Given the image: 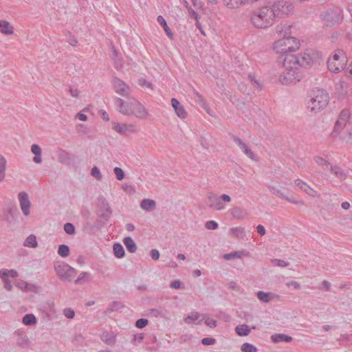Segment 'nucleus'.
<instances>
[{"mask_svg": "<svg viewBox=\"0 0 352 352\" xmlns=\"http://www.w3.org/2000/svg\"><path fill=\"white\" fill-rule=\"evenodd\" d=\"M280 62V60H279ZM283 62L284 71L279 77V81L284 85L296 84L299 82L302 74L299 67L296 65L298 63L294 54H286L281 60Z\"/></svg>", "mask_w": 352, "mask_h": 352, "instance_id": "1", "label": "nucleus"}, {"mask_svg": "<svg viewBox=\"0 0 352 352\" xmlns=\"http://www.w3.org/2000/svg\"><path fill=\"white\" fill-rule=\"evenodd\" d=\"M329 102V94L324 89L314 88L309 93L306 104L310 112L317 113L324 109Z\"/></svg>", "mask_w": 352, "mask_h": 352, "instance_id": "2", "label": "nucleus"}, {"mask_svg": "<svg viewBox=\"0 0 352 352\" xmlns=\"http://www.w3.org/2000/svg\"><path fill=\"white\" fill-rule=\"evenodd\" d=\"M300 47V42L295 37H283L274 43V50L278 54H280L279 60H282L286 54H292L291 52H295Z\"/></svg>", "mask_w": 352, "mask_h": 352, "instance_id": "3", "label": "nucleus"}, {"mask_svg": "<svg viewBox=\"0 0 352 352\" xmlns=\"http://www.w3.org/2000/svg\"><path fill=\"white\" fill-rule=\"evenodd\" d=\"M251 21L258 28H265L274 23V12L269 6H263L258 14L254 13L251 16Z\"/></svg>", "mask_w": 352, "mask_h": 352, "instance_id": "4", "label": "nucleus"}, {"mask_svg": "<svg viewBox=\"0 0 352 352\" xmlns=\"http://www.w3.org/2000/svg\"><path fill=\"white\" fill-rule=\"evenodd\" d=\"M98 208L96 214L100 219L97 223L98 225L102 226L109 221L112 215V210L108 201L102 195L98 198Z\"/></svg>", "mask_w": 352, "mask_h": 352, "instance_id": "5", "label": "nucleus"}, {"mask_svg": "<svg viewBox=\"0 0 352 352\" xmlns=\"http://www.w3.org/2000/svg\"><path fill=\"white\" fill-rule=\"evenodd\" d=\"M54 270L60 280L68 282L72 281L77 273L74 267L61 261L54 264Z\"/></svg>", "mask_w": 352, "mask_h": 352, "instance_id": "6", "label": "nucleus"}, {"mask_svg": "<svg viewBox=\"0 0 352 352\" xmlns=\"http://www.w3.org/2000/svg\"><path fill=\"white\" fill-rule=\"evenodd\" d=\"M270 8L274 12L275 19L276 17L280 18L283 15L289 14L293 10L294 6L291 2L286 0H274Z\"/></svg>", "mask_w": 352, "mask_h": 352, "instance_id": "7", "label": "nucleus"}, {"mask_svg": "<svg viewBox=\"0 0 352 352\" xmlns=\"http://www.w3.org/2000/svg\"><path fill=\"white\" fill-rule=\"evenodd\" d=\"M296 56V59L298 60V63L296 64L298 67H311L314 63L316 61L318 57L317 53L314 52L311 50H307L299 55Z\"/></svg>", "mask_w": 352, "mask_h": 352, "instance_id": "8", "label": "nucleus"}, {"mask_svg": "<svg viewBox=\"0 0 352 352\" xmlns=\"http://www.w3.org/2000/svg\"><path fill=\"white\" fill-rule=\"evenodd\" d=\"M351 116V113L348 109H344L340 113L338 120L336 121L333 132L332 135L336 137L338 135L340 131L344 128L346 126L349 118Z\"/></svg>", "mask_w": 352, "mask_h": 352, "instance_id": "9", "label": "nucleus"}, {"mask_svg": "<svg viewBox=\"0 0 352 352\" xmlns=\"http://www.w3.org/2000/svg\"><path fill=\"white\" fill-rule=\"evenodd\" d=\"M130 109L131 115L138 118L145 119L147 116L148 113L145 107L133 98H130Z\"/></svg>", "mask_w": 352, "mask_h": 352, "instance_id": "10", "label": "nucleus"}, {"mask_svg": "<svg viewBox=\"0 0 352 352\" xmlns=\"http://www.w3.org/2000/svg\"><path fill=\"white\" fill-rule=\"evenodd\" d=\"M323 19L327 26H332L342 21L341 10L338 8L327 10Z\"/></svg>", "mask_w": 352, "mask_h": 352, "instance_id": "11", "label": "nucleus"}, {"mask_svg": "<svg viewBox=\"0 0 352 352\" xmlns=\"http://www.w3.org/2000/svg\"><path fill=\"white\" fill-rule=\"evenodd\" d=\"M112 85L116 93L123 97H129L130 94V88L122 80L117 77H114L112 80Z\"/></svg>", "mask_w": 352, "mask_h": 352, "instance_id": "12", "label": "nucleus"}, {"mask_svg": "<svg viewBox=\"0 0 352 352\" xmlns=\"http://www.w3.org/2000/svg\"><path fill=\"white\" fill-rule=\"evenodd\" d=\"M18 198L20 204L21 210L25 216L30 214V208L31 203L29 200V197L27 192H21L18 195Z\"/></svg>", "mask_w": 352, "mask_h": 352, "instance_id": "13", "label": "nucleus"}, {"mask_svg": "<svg viewBox=\"0 0 352 352\" xmlns=\"http://www.w3.org/2000/svg\"><path fill=\"white\" fill-rule=\"evenodd\" d=\"M115 105L116 106L117 110L121 113L126 116H131L130 99H129V101L126 102L120 98H116Z\"/></svg>", "mask_w": 352, "mask_h": 352, "instance_id": "14", "label": "nucleus"}, {"mask_svg": "<svg viewBox=\"0 0 352 352\" xmlns=\"http://www.w3.org/2000/svg\"><path fill=\"white\" fill-rule=\"evenodd\" d=\"M208 204L210 208H214L217 210H222L226 208V205L221 202L220 197H218L217 195L214 193L208 195Z\"/></svg>", "mask_w": 352, "mask_h": 352, "instance_id": "15", "label": "nucleus"}, {"mask_svg": "<svg viewBox=\"0 0 352 352\" xmlns=\"http://www.w3.org/2000/svg\"><path fill=\"white\" fill-rule=\"evenodd\" d=\"M232 140L239 146L243 153L252 160H254L255 155L252 150L237 136L232 135Z\"/></svg>", "mask_w": 352, "mask_h": 352, "instance_id": "16", "label": "nucleus"}, {"mask_svg": "<svg viewBox=\"0 0 352 352\" xmlns=\"http://www.w3.org/2000/svg\"><path fill=\"white\" fill-rule=\"evenodd\" d=\"M171 105L179 118L181 119H185L186 118V111L176 98H173L171 99Z\"/></svg>", "mask_w": 352, "mask_h": 352, "instance_id": "17", "label": "nucleus"}, {"mask_svg": "<svg viewBox=\"0 0 352 352\" xmlns=\"http://www.w3.org/2000/svg\"><path fill=\"white\" fill-rule=\"evenodd\" d=\"M230 214L233 218L238 220H243L248 216L247 210L239 206H234L230 210Z\"/></svg>", "mask_w": 352, "mask_h": 352, "instance_id": "18", "label": "nucleus"}, {"mask_svg": "<svg viewBox=\"0 0 352 352\" xmlns=\"http://www.w3.org/2000/svg\"><path fill=\"white\" fill-rule=\"evenodd\" d=\"M346 61H336L333 60H328L327 61V67L332 72H339L342 71L346 68Z\"/></svg>", "mask_w": 352, "mask_h": 352, "instance_id": "19", "label": "nucleus"}, {"mask_svg": "<svg viewBox=\"0 0 352 352\" xmlns=\"http://www.w3.org/2000/svg\"><path fill=\"white\" fill-rule=\"evenodd\" d=\"M112 128L120 134L125 135L127 132H133L134 126L133 125L113 122Z\"/></svg>", "mask_w": 352, "mask_h": 352, "instance_id": "20", "label": "nucleus"}, {"mask_svg": "<svg viewBox=\"0 0 352 352\" xmlns=\"http://www.w3.org/2000/svg\"><path fill=\"white\" fill-rule=\"evenodd\" d=\"M58 160L61 164H69L72 160V157L69 153L60 149L58 153Z\"/></svg>", "mask_w": 352, "mask_h": 352, "instance_id": "21", "label": "nucleus"}, {"mask_svg": "<svg viewBox=\"0 0 352 352\" xmlns=\"http://www.w3.org/2000/svg\"><path fill=\"white\" fill-rule=\"evenodd\" d=\"M256 296L260 301L267 303L272 300L276 295L270 292L266 293L263 291H258L256 294ZM277 297H278V296H277Z\"/></svg>", "mask_w": 352, "mask_h": 352, "instance_id": "22", "label": "nucleus"}, {"mask_svg": "<svg viewBox=\"0 0 352 352\" xmlns=\"http://www.w3.org/2000/svg\"><path fill=\"white\" fill-rule=\"evenodd\" d=\"M330 171L340 180H344L347 177V171L344 170L339 166H330Z\"/></svg>", "mask_w": 352, "mask_h": 352, "instance_id": "23", "label": "nucleus"}, {"mask_svg": "<svg viewBox=\"0 0 352 352\" xmlns=\"http://www.w3.org/2000/svg\"><path fill=\"white\" fill-rule=\"evenodd\" d=\"M140 207L145 211H153L156 208V203L150 199H144L140 203Z\"/></svg>", "mask_w": 352, "mask_h": 352, "instance_id": "24", "label": "nucleus"}, {"mask_svg": "<svg viewBox=\"0 0 352 352\" xmlns=\"http://www.w3.org/2000/svg\"><path fill=\"white\" fill-rule=\"evenodd\" d=\"M271 339L274 343L280 342H290L293 340L292 336L283 333H275L271 336Z\"/></svg>", "mask_w": 352, "mask_h": 352, "instance_id": "25", "label": "nucleus"}, {"mask_svg": "<svg viewBox=\"0 0 352 352\" xmlns=\"http://www.w3.org/2000/svg\"><path fill=\"white\" fill-rule=\"evenodd\" d=\"M157 21L159 23V24L163 27V29L165 31L168 37L170 39H173V34L170 28L168 26L165 19L162 15H159L157 18Z\"/></svg>", "mask_w": 352, "mask_h": 352, "instance_id": "26", "label": "nucleus"}, {"mask_svg": "<svg viewBox=\"0 0 352 352\" xmlns=\"http://www.w3.org/2000/svg\"><path fill=\"white\" fill-rule=\"evenodd\" d=\"M123 243L126 250L130 253H134L137 250V245L134 240L131 236H126L123 239Z\"/></svg>", "mask_w": 352, "mask_h": 352, "instance_id": "27", "label": "nucleus"}, {"mask_svg": "<svg viewBox=\"0 0 352 352\" xmlns=\"http://www.w3.org/2000/svg\"><path fill=\"white\" fill-rule=\"evenodd\" d=\"M328 60H333V62L340 60L347 61V57L345 52L342 50L338 49L335 51L332 57L329 58Z\"/></svg>", "mask_w": 352, "mask_h": 352, "instance_id": "28", "label": "nucleus"}, {"mask_svg": "<svg viewBox=\"0 0 352 352\" xmlns=\"http://www.w3.org/2000/svg\"><path fill=\"white\" fill-rule=\"evenodd\" d=\"M31 151L35 155L33 157V161L35 163L39 164L42 162L41 158V148L38 144H32L31 146Z\"/></svg>", "mask_w": 352, "mask_h": 352, "instance_id": "29", "label": "nucleus"}, {"mask_svg": "<svg viewBox=\"0 0 352 352\" xmlns=\"http://www.w3.org/2000/svg\"><path fill=\"white\" fill-rule=\"evenodd\" d=\"M251 329L248 324H239L235 327V332L239 336H246L249 335Z\"/></svg>", "mask_w": 352, "mask_h": 352, "instance_id": "30", "label": "nucleus"}, {"mask_svg": "<svg viewBox=\"0 0 352 352\" xmlns=\"http://www.w3.org/2000/svg\"><path fill=\"white\" fill-rule=\"evenodd\" d=\"M0 32L6 35L12 34L13 33L12 27L9 22L0 20Z\"/></svg>", "mask_w": 352, "mask_h": 352, "instance_id": "31", "label": "nucleus"}, {"mask_svg": "<svg viewBox=\"0 0 352 352\" xmlns=\"http://www.w3.org/2000/svg\"><path fill=\"white\" fill-rule=\"evenodd\" d=\"M113 250L114 256L118 258H123L125 255L124 249L123 246L119 243H116L113 244Z\"/></svg>", "mask_w": 352, "mask_h": 352, "instance_id": "32", "label": "nucleus"}, {"mask_svg": "<svg viewBox=\"0 0 352 352\" xmlns=\"http://www.w3.org/2000/svg\"><path fill=\"white\" fill-rule=\"evenodd\" d=\"M18 276V272L15 270H0V277L2 279L8 278V277L16 278Z\"/></svg>", "mask_w": 352, "mask_h": 352, "instance_id": "33", "label": "nucleus"}, {"mask_svg": "<svg viewBox=\"0 0 352 352\" xmlns=\"http://www.w3.org/2000/svg\"><path fill=\"white\" fill-rule=\"evenodd\" d=\"M295 183L297 186H298L300 189L305 191L308 195H311L314 190L305 182L298 179L295 181Z\"/></svg>", "mask_w": 352, "mask_h": 352, "instance_id": "34", "label": "nucleus"}, {"mask_svg": "<svg viewBox=\"0 0 352 352\" xmlns=\"http://www.w3.org/2000/svg\"><path fill=\"white\" fill-rule=\"evenodd\" d=\"M22 321L24 324L31 326L36 323V318L34 314H28L23 317Z\"/></svg>", "mask_w": 352, "mask_h": 352, "instance_id": "35", "label": "nucleus"}, {"mask_svg": "<svg viewBox=\"0 0 352 352\" xmlns=\"http://www.w3.org/2000/svg\"><path fill=\"white\" fill-rule=\"evenodd\" d=\"M201 315L197 312L193 311L190 315L187 316L184 318V321L185 323L190 324L195 323L196 320H197Z\"/></svg>", "mask_w": 352, "mask_h": 352, "instance_id": "36", "label": "nucleus"}, {"mask_svg": "<svg viewBox=\"0 0 352 352\" xmlns=\"http://www.w3.org/2000/svg\"><path fill=\"white\" fill-rule=\"evenodd\" d=\"M24 246L30 247V248H36L37 247V241L36 237L34 234H30L28 236L24 242Z\"/></svg>", "mask_w": 352, "mask_h": 352, "instance_id": "37", "label": "nucleus"}, {"mask_svg": "<svg viewBox=\"0 0 352 352\" xmlns=\"http://www.w3.org/2000/svg\"><path fill=\"white\" fill-rule=\"evenodd\" d=\"M224 5L230 8L234 9L238 8L242 3V0H223Z\"/></svg>", "mask_w": 352, "mask_h": 352, "instance_id": "38", "label": "nucleus"}, {"mask_svg": "<svg viewBox=\"0 0 352 352\" xmlns=\"http://www.w3.org/2000/svg\"><path fill=\"white\" fill-rule=\"evenodd\" d=\"M314 160L317 164L322 166L324 169H329L330 166H331V164L328 161L319 156H316L314 157Z\"/></svg>", "mask_w": 352, "mask_h": 352, "instance_id": "39", "label": "nucleus"}, {"mask_svg": "<svg viewBox=\"0 0 352 352\" xmlns=\"http://www.w3.org/2000/svg\"><path fill=\"white\" fill-rule=\"evenodd\" d=\"M69 247L65 244L58 246V254L62 257H67L69 254Z\"/></svg>", "mask_w": 352, "mask_h": 352, "instance_id": "40", "label": "nucleus"}, {"mask_svg": "<svg viewBox=\"0 0 352 352\" xmlns=\"http://www.w3.org/2000/svg\"><path fill=\"white\" fill-rule=\"evenodd\" d=\"M6 166V160L0 154V181H2L4 179Z\"/></svg>", "mask_w": 352, "mask_h": 352, "instance_id": "41", "label": "nucleus"}, {"mask_svg": "<svg viewBox=\"0 0 352 352\" xmlns=\"http://www.w3.org/2000/svg\"><path fill=\"white\" fill-rule=\"evenodd\" d=\"M241 351L242 352H257V348L252 344L245 342L241 345Z\"/></svg>", "mask_w": 352, "mask_h": 352, "instance_id": "42", "label": "nucleus"}, {"mask_svg": "<svg viewBox=\"0 0 352 352\" xmlns=\"http://www.w3.org/2000/svg\"><path fill=\"white\" fill-rule=\"evenodd\" d=\"M90 274L86 272H81L78 277L75 280V284H81L88 280Z\"/></svg>", "mask_w": 352, "mask_h": 352, "instance_id": "43", "label": "nucleus"}, {"mask_svg": "<svg viewBox=\"0 0 352 352\" xmlns=\"http://www.w3.org/2000/svg\"><path fill=\"white\" fill-rule=\"evenodd\" d=\"M123 305L118 301H113L109 304V307L107 309L108 312H111L114 311H118L123 307Z\"/></svg>", "mask_w": 352, "mask_h": 352, "instance_id": "44", "label": "nucleus"}, {"mask_svg": "<svg viewBox=\"0 0 352 352\" xmlns=\"http://www.w3.org/2000/svg\"><path fill=\"white\" fill-rule=\"evenodd\" d=\"M290 26L287 27H283L281 25H278L276 28V32L281 34L283 33V37H287L289 36V34H290Z\"/></svg>", "mask_w": 352, "mask_h": 352, "instance_id": "45", "label": "nucleus"}, {"mask_svg": "<svg viewBox=\"0 0 352 352\" xmlns=\"http://www.w3.org/2000/svg\"><path fill=\"white\" fill-rule=\"evenodd\" d=\"M230 232L233 234H236L237 237H240L241 239L245 236L244 228L241 227L232 228L230 229Z\"/></svg>", "mask_w": 352, "mask_h": 352, "instance_id": "46", "label": "nucleus"}, {"mask_svg": "<svg viewBox=\"0 0 352 352\" xmlns=\"http://www.w3.org/2000/svg\"><path fill=\"white\" fill-rule=\"evenodd\" d=\"M64 230L67 234L69 235H73L75 234L76 229L73 223H66L64 225Z\"/></svg>", "mask_w": 352, "mask_h": 352, "instance_id": "47", "label": "nucleus"}, {"mask_svg": "<svg viewBox=\"0 0 352 352\" xmlns=\"http://www.w3.org/2000/svg\"><path fill=\"white\" fill-rule=\"evenodd\" d=\"M248 79L251 82L252 85L254 88H257L258 89H261V85L257 79H256L255 76L253 74H250L248 75Z\"/></svg>", "mask_w": 352, "mask_h": 352, "instance_id": "48", "label": "nucleus"}, {"mask_svg": "<svg viewBox=\"0 0 352 352\" xmlns=\"http://www.w3.org/2000/svg\"><path fill=\"white\" fill-rule=\"evenodd\" d=\"M113 172L116 176L118 180L121 181L124 178V173L123 170L120 167H116L113 169Z\"/></svg>", "mask_w": 352, "mask_h": 352, "instance_id": "49", "label": "nucleus"}, {"mask_svg": "<svg viewBox=\"0 0 352 352\" xmlns=\"http://www.w3.org/2000/svg\"><path fill=\"white\" fill-rule=\"evenodd\" d=\"M271 261L274 265H276L278 267H287L289 264L288 262H287L284 260L278 259V258H273V259H272Z\"/></svg>", "mask_w": 352, "mask_h": 352, "instance_id": "50", "label": "nucleus"}, {"mask_svg": "<svg viewBox=\"0 0 352 352\" xmlns=\"http://www.w3.org/2000/svg\"><path fill=\"white\" fill-rule=\"evenodd\" d=\"M242 252L236 251L234 252H231L229 254H226L224 255V258L227 260H230L234 258H241V257Z\"/></svg>", "mask_w": 352, "mask_h": 352, "instance_id": "51", "label": "nucleus"}, {"mask_svg": "<svg viewBox=\"0 0 352 352\" xmlns=\"http://www.w3.org/2000/svg\"><path fill=\"white\" fill-rule=\"evenodd\" d=\"M91 176L94 177L97 179L100 180L102 177V175L100 173V169L97 166H94L91 170Z\"/></svg>", "mask_w": 352, "mask_h": 352, "instance_id": "52", "label": "nucleus"}, {"mask_svg": "<svg viewBox=\"0 0 352 352\" xmlns=\"http://www.w3.org/2000/svg\"><path fill=\"white\" fill-rule=\"evenodd\" d=\"M76 131L80 135H87L88 133V129L83 124H78L76 126Z\"/></svg>", "mask_w": 352, "mask_h": 352, "instance_id": "53", "label": "nucleus"}, {"mask_svg": "<svg viewBox=\"0 0 352 352\" xmlns=\"http://www.w3.org/2000/svg\"><path fill=\"white\" fill-rule=\"evenodd\" d=\"M16 286L19 287L21 289H24L25 291H29L31 289L32 287H34V285H29L27 282L21 280L20 283H19Z\"/></svg>", "mask_w": 352, "mask_h": 352, "instance_id": "54", "label": "nucleus"}, {"mask_svg": "<svg viewBox=\"0 0 352 352\" xmlns=\"http://www.w3.org/2000/svg\"><path fill=\"white\" fill-rule=\"evenodd\" d=\"M113 54L115 55V58H114L115 68L116 69H120L122 67V63L121 59L118 58L117 57L118 56V53H117V52L115 50H113Z\"/></svg>", "mask_w": 352, "mask_h": 352, "instance_id": "55", "label": "nucleus"}, {"mask_svg": "<svg viewBox=\"0 0 352 352\" xmlns=\"http://www.w3.org/2000/svg\"><path fill=\"white\" fill-rule=\"evenodd\" d=\"M148 323V320L146 318H140L135 322L136 327L142 329L145 327Z\"/></svg>", "mask_w": 352, "mask_h": 352, "instance_id": "56", "label": "nucleus"}, {"mask_svg": "<svg viewBox=\"0 0 352 352\" xmlns=\"http://www.w3.org/2000/svg\"><path fill=\"white\" fill-rule=\"evenodd\" d=\"M216 342V339L212 337L204 338L201 340V344L206 346L214 344Z\"/></svg>", "mask_w": 352, "mask_h": 352, "instance_id": "57", "label": "nucleus"}, {"mask_svg": "<svg viewBox=\"0 0 352 352\" xmlns=\"http://www.w3.org/2000/svg\"><path fill=\"white\" fill-rule=\"evenodd\" d=\"M205 227L208 230H216L218 228V223L213 220L208 221Z\"/></svg>", "mask_w": 352, "mask_h": 352, "instance_id": "58", "label": "nucleus"}, {"mask_svg": "<svg viewBox=\"0 0 352 352\" xmlns=\"http://www.w3.org/2000/svg\"><path fill=\"white\" fill-rule=\"evenodd\" d=\"M63 314H64V316L69 319L73 318L75 316L74 311L71 308L65 309L63 310Z\"/></svg>", "mask_w": 352, "mask_h": 352, "instance_id": "59", "label": "nucleus"}, {"mask_svg": "<svg viewBox=\"0 0 352 352\" xmlns=\"http://www.w3.org/2000/svg\"><path fill=\"white\" fill-rule=\"evenodd\" d=\"M138 84L142 87H146L148 88L153 89V85L151 82L147 81L145 78H141L138 80Z\"/></svg>", "mask_w": 352, "mask_h": 352, "instance_id": "60", "label": "nucleus"}, {"mask_svg": "<svg viewBox=\"0 0 352 352\" xmlns=\"http://www.w3.org/2000/svg\"><path fill=\"white\" fill-rule=\"evenodd\" d=\"M270 190L274 195H276L282 199H285V197H286V195H285L284 193L280 190L277 189L274 187L270 186Z\"/></svg>", "mask_w": 352, "mask_h": 352, "instance_id": "61", "label": "nucleus"}, {"mask_svg": "<svg viewBox=\"0 0 352 352\" xmlns=\"http://www.w3.org/2000/svg\"><path fill=\"white\" fill-rule=\"evenodd\" d=\"M144 338V334L143 333H140L138 334L133 335V338L131 340V343L134 345H135V342L138 341V342H141Z\"/></svg>", "mask_w": 352, "mask_h": 352, "instance_id": "62", "label": "nucleus"}, {"mask_svg": "<svg viewBox=\"0 0 352 352\" xmlns=\"http://www.w3.org/2000/svg\"><path fill=\"white\" fill-rule=\"evenodd\" d=\"M205 324L210 328H214L217 327V321L212 318H207L205 320Z\"/></svg>", "mask_w": 352, "mask_h": 352, "instance_id": "63", "label": "nucleus"}, {"mask_svg": "<svg viewBox=\"0 0 352 352\" xmlns=\"http://www.w3.org/2000/svg\"><path fill=\"white\" fill-rule=\"evenodd\" d=\"M342 138L346 144H352V131H349L346 135L343 136Z\"/></svg>", "mask_w": 352, "mask_h": 352, "instance_id": "64", "label": "nucleus"}]
</instances>
